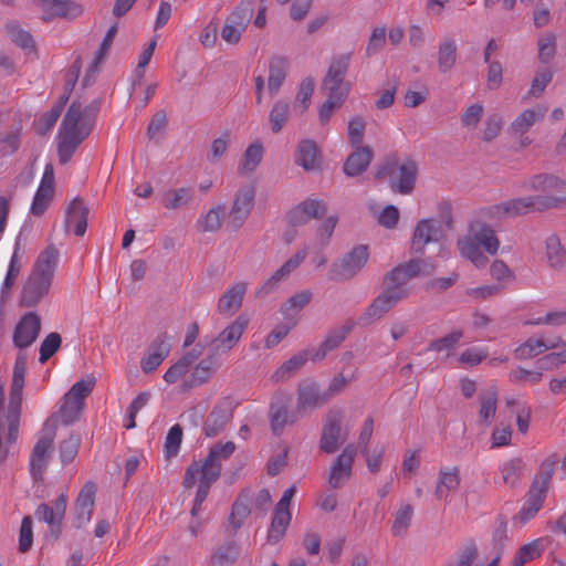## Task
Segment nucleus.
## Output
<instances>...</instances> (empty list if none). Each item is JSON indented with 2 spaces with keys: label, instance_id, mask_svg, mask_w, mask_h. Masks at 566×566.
Instances as JSON below:
<instances>
[{
  "label": "nucleus",
  "instance_id": "obj_1",
  "mask_svg": "<svg viewBox=\"0 0 566 566\" xmlns=\"http://www.w3.org/2000/svg\"><path fill=\"white\" fill-rule=\"evenodd\" d=\"M94 119L81 104L73 102L60 127L57 135V155L61 164H66L77 146L91 134Z\"/></svg>",
  "mask_w": 566,
  "mask_h": 566
},
{
  "label": "nucleus",
  "instance_id": "obj_2",
  "mask_svg": "<svg viewBox=\"0 0 566 566\" xmlns=\"http://www.w3.org/2000/svg\"><path fill=\"white\" fill-rule=\"evenodd\" d=\"M59 259L60 253L54 245H48L39 254L21 293L22 305L35 306L49 292Z\"/></svg>",
  "mask_w": 566,
  "mask_h": 566
},
{
  "label": "nucleus",
  "instance_id": "obj_3",
  "mask_svg": "<svg viewBox=\"0 0 566 566\" xmlns=\"http://www.w3.org/2000/svg\"><path fill=\"white\" fill-rule=\"evenodd\" d=\"M457 248L462 258L469 260L478 269H483L486 266L489 259L481 248L489 254L494 255L500 249V240L490 226L471 223L468 233L458 239Z\"/></svg>",
  "mask_w": 566,
  "mask_h": 566
},
{
  "label": "nucleus",
  "instance_id": "obj_4",
  "mask_svg": "<svg viewBox=\"0 0 566 566\" xmlns=\"http://www.w3.org/2000/svg\"><path fill=\"white\" fill-rule=\"evenodd\" d=\"M235 451V444L232 441L214 444L203 461L192 462L186 470L184 486L192 488L197 483V475L209 481L216 482L221 473V461L229 459Z\"/></svg>",
  "mask_w": 566,
  "mask_h": 566
},
{
  "label": "nucleus",
  "instance_id": "obj_5",
  "mask_svg": "<svg viewBox=\"0 0 566 566\" xmlns=\"http://www.w3.org/2000/svg\"><path fill=\"white\" fill-rule=\"evenodd\" d=\"M551 476V471L542 472L533 481L525 494L522 507L512 518L513 525L523 527L538 514L546 499Z\"/></svg>",
  "mask_w": 566,
  "mask_h": 566
},
{
  "label": "nucleus",
  "instance_id": "obj_6",
  "mask_svg": "<svg viewBox=\"0 0 566 566\" xmlns=\"http://www.w3.org/2000/svg\"><path fill=\"white\" fill-rule=\"evenodd\" d=\"M94 385L93 378L81 379L65 392L59 411L51 416L56 417V423L61 421L70 424L77 420L84 408L85 398L92 392Z\"/></svg>",
  "mask_w": 566,
  "mask_h": 566
},
{
  "label": "nucleus",
  "instance_id": "obj_7",
  "mask_svg": "<svg viewBox=\"0 0 566 566\" xmlns=\"http://www.w3.org/2000/svg\"><path fill=\"white\" fill-rule=\"evenodd\" d=\"M350 54H342L331 62L323 81V91L326 98L344 103L350 91V83L344 77L349 65Z\"/></svg>",
  "mask_w": 566,
  "mask_h": 566
},
{
  "label": "nucleus",
  "instance_id": "obj_8",
  "mask_svg": "<svg viewBox=\"0 0 566 566\" xmlns=\"http://www.w3.org/2000/svg\"><path fill=\"white\" fill-rule=\"evenodd\" d=\"M564 201L565 198H557L552 196H530L524 198H515L495 206V212L499 216L517 217L532 210L543 211L551 208H557L562 206Z\"/></svg>",
  "mask_w": 566,
  "mask_h": 566
},
{
  "label": "nucleus",
  "instance_id": "obj_9",
  "mask_svg": "<svg viewBox=\"0 0 566 566\" xmlns=\"http://www.w3.org/2000/svg\"><path fill=\"white\" fill-rule=\"evenodd\" d=\"M434 268V264H428L422 260H410L391 270L385 280L386 289L390 292H400L402 300L409 294V280L418 275L430 274Z\"/></svg>",
  "mask_w": 566,
  "mask_h": 566
},
{
  "label": "nucleus",
  "instance_id": "obj_10",
  "mask_svg": "<svg viewBox=\"0 0 566 566\" xmlns=\"http://www.w3.org/2000/svg\"><path fill=\"white\" fill-rule=\"evenodd\" d=\"M55 430L56 417H49L30 455V471L35 480L42 479L46 469L50 450L55 438Z\"/></svg>",
  "mask_w": 566,
  "mask_h": 566
},
{
  "label": "nucleus",
  "instance_id": "obj_11",
  "mask_svg": "<svg viewBox=\"0 0 566 566\" xmlns=\"http://www.w3.org/2000/svg\"><path fill=\"white\" fill-rule=\"evenodd\" d=\"M253 15L252 3L241 2L234 10L226 18L224 24L221 29V39L229 45H235L240 42L242 34L247 30Z\"/></svg>",
  "mask_w": 566,
  "mask_h": 566
},
{
  "label": "nucleus",
  "instance_id": "obj_12",
  "mask_svg": "<svg viewBox=\"0 0 566 566\" xmlns=\"http://www.w3.org/2000/svg\"><path fill=\"white\" fill-rule=\"evenodd\" d=\"M369 259L368 247L360 244L353 248L342 259L334 262L331 271V280H347L355 276L367 263Z\"/></svg>",
  "mask_w": 566,
  "mask_h": 566
},
{
  "label": "nucleus",
  "instance_id": "obj_13",
  "mask_svg": "<svg viewBox=\"0 0 566 566\" xmlns=\"http://www.w3.org/2000/svg\"><path fill=\"white\" fill-rule=\"evenodd\" d=\"M296 492V486L287 488L277 502L271 526L268 533V543L274 545L285 535L286 528L291 522L290 504Z\"/></svg>",
  "mask_w": 566,
  "mask_h": 566
},
{
  "label": "nucleus",
  "instance_id": "obj_14",
  "mask_svg": "<svg viewBox=\"0 0 566 566\" xmlns=\"http://www.w3.org/2000/svg\"><path fill=\"white\" fill-rule=\"evenodd\" d=\"M33 4L42 12L45 21L57 18L75 19L83 14L84 8L74 0H32Z\"/></svg>",
  "mask_w": 566,
  "mask_h": 566
},
{
  "label": "nucleus",
  "instance_id": "obj_15",
  "mask_svg": "<svg viewBox=\"0 0 566 566\" xmlns=\"http://www.w3.org/2000/svg\"><path fill=\"white\" fill-rule=\"evenodd\" d=\"M254 196L255 191L252 186L240 189L234 196L228 218V226L232 230L241 228L250 216L254 206Z\"/></svg>",
  "mask_w": 566,
  "mask_h": 566
},
{
  "label": "nucleus",
  "instance_id": "obj_16",
  "mask_svg": "<svg viewBox=\"0 0 566 566\" xmlns=\"http://www.w3.org/2000/svg\"><path fill=\"white\" fill-rule=\"evenodd\" d=\"M418 167L417 164L408 159L389 171L382 168L377 172V177L389 174L391 177L392 188L399 193H410L415 187Z\"/></svg>",
  "mask_w": 566,
  "mask_h": 566
},
{
  "label": "nucleus",
  "instance_id": "obj_17",
  "mask_svg": "<svg viewBox=\"0 0 566 566\" xmlns=\"http://www.w3.org/2000/svg\"><path fill=\"white\" fill-rule=\"evenodd\" d=\"M346 432L342 431V415L339 411L328 413L323 427L319 449L325 453H334L340 443L345 442Z\"/></svg>",
  "mask_w": 566,
  "mask_h": 566
},
{
  "label": "nucleus",
  "instance_id": "obj_18",
  "mask_svg": "<svg viewBox=\"0 0 566 566\" xmlns=\"http://www.w3.org/2000/svg\"><path fill=\"white\" fill-rule=\"evenodd\" d=\"M446 237L441 222L434 219H421L413 231L411 249L416 253H423L424 247L430 242H439Z\"/></svg>",
  "mask_w": 566,
  "mask_h": 566
},
{
  "label": "nucleus",
  "instance_id": "obj_19",
  "mask_svg": "<svg viewBox=\"0 0 566 566\" xmlns=\"http://www.w3.org/2000/svg\"><path fill=\"white\" fill-rule=\"evenodd\" d=\"M41 331L40 316L34 312L23 315L14 327L12 340L18 348L30 347L38 338Z\"/></svg>",
  "mask_w": 566,
  "mask_h": 566
},
{
  "label": "nucleus",
  "instance_id": "obj_20",
  "mask_svg": "<svg viewBox=\"0 0 566 566\" xmlns=\"http://www.w3.org/2000/svg\"><path fill=\"white\" fill-rule=\"evenodd\" d=\"M354 446H347L332 464L327 482L332 489H339L350 479L355 459Z\"/></svg>",
  "mask_w": 566,
  "mask_h": 566
},
{
  "label": "nucleus",
  "instance_id": "obj_21",
  "mask_svg": "<svg viewBox=\"0 0 566 566\" xmlns=\"http://www.w3.org/2000/svg\"><path fill=\"white\" fill-rule=\"evenodd\" d=\"M96 486L93 482H86L81 489L74 507V526L81 528L90 523L95 505Z\"/></svg>",
  "mask_w": 566,
  "mask_h": 566
},
{
  "label": "nucleus",
  "instance_id": "obj_22",
  "mask_svg": "<svg viewBox=\"0 0 566 566\" xmlns=\"http://www.w3.org/2000/svg\"><path fill=\"white\" fill-rule=\"evenodd\" d=\"M54 196V171L52 165L48 164L35 191L31 213L34 216H42L49 208Z\"/></svg>",
  "mask_w": 566,
  "mask_h": 566
},
{
  "label": "nucleus",
  "instance_id": "obj_23",
  "mask_svg": "<svg viewBox=\"0 0 566 566\" xmlns=\"http://www.w3.org/2000/svg\"><path fill=\"white\" fill-rule=\"evenodd\" d=\"M249 319L244 315L238 316L212 342V352L223 353L232 349L240 340Z\"/></svg>",
  "mask_w": 566,
  "mask_h": 566
},
{
  "label": "nucleus",
  "instance_id": "obj_24",
  "mask_svg": "<svg viewBox=\"0 0 566 566\" xmlns=\"http://www.w3.org/2000/svg\"><path fill=\"white\" fill-rule=\"evenodd\" d=\"M307 255L306 250L296 252L290 258L279 270H276L269 279H266L259 287V295H268L274 292L279 285L285 281L290 274L296 270Z\"/></svg>",
  "mask_w": 566,
  "mask_h": 566
},
{
  "label": "nucleus",
  "instance_id": "obj_25",
  "mask_svg": "<svg viewBox=\"0 0 566 566\" xmlns=\"http://www.w3.org/2000/svg\"><path fill=\"white\" fill-rule=\"evenodd\" d=\"M562 344L559 336L531 337L515 348L514 355L520 360L534 358L547 350L558 348Z\"/></svg>",
  "mask_w": 566,
  "mask_h": 566
},
{
  "label": "nucleus",
  "instance_id": "obj_26",
  "mask_svg": "<svg viewBox=\"0 0 566 566\" xmlns=\"http://www.w3.org/2000/svg\"><path fill=\"white\" fill-rule=\"evenodd\" d=\"M66 504L67 495L62 493L56 497L53 506L45 503L40 504L35 510V517L46 523L52 530L56 528L60 531L65 516Z\"/></svg>",
  "mask_w": 566,
  "mask_h": 566
},
{
  "label": "nucleus",
  "instance_id": "obj_27",
  "mask_svg": "<svg viewBox=\"0 0 566 566\" xmlns=\"http://www.w3.org/2000/svg\"><path fill=\"white\" fill-rule=\"evenodd\" d=\"M525 187L528 190L546 192V196L565 198L566 202V181L554 175H537L532 177Z\"/></svg>",
  "mask_w": 566,
  "mask_h": 566
},
{
  "label": "nucleus",
  "instance_id": "obj_28",
  "mask_svg": "<svg viewBox=\"0 0 566 566\" xmlns=\"http://www.w3.org/2000/svg\"><path fill=\"white\" fill-rule=\"evenodd\" d=\"M87 216L88 208L84 201L80 198L73 199L66 209L64 221L65 230H73L77 237L84 235L87 228Z\"/></svg>",
  "mask_w": 566,
  "mask_h": 566
},
{
  "label": "nucleus",
  "instance_id": "obj_29",
  "mask_svg": "<svg viewBox=\"0 0 566 566\" xmlns=\"http://www.w3.org/2000/svg\"><path fill=\"white\" fill-rule=\"evenodd\" d=\"M291 396L284 392H277L270 408V423L274 434H281L287 423L293 419L289 413V403Z\"/></svg>",
  "mask_w": 566,
  "mask_h": 566
},
{
  "label": "nucleus",
  "instance_id": "obj_30",
  "mask_svg": "<svg viewBox=\"0 0 566 566\" xmlns=\"http://www.w3.org/2000/svg\"><path fill=\"white\" fill-rule=\"evenodd\" d=\"M461 476L459 467H442L438 473L434 491L437 499L447 501L452 493L459 490Z\"/></svg>",
  "mask_w": 566,
  "mask_h": 566
},
{
  "label": "nucleus",
  "instance_id": "obj_31",
  "mask_svg": "<svg viewBox=\"0 0 566 566\" xmlns=\"http://www.w3.org/2000/svg\"><path fill=\"white\" fill-rule=\"evenodd\" d=\"M233 409L228 400L220 401L210 412L203 431L207 437H214L220 433L232 418Z\"/></svg>",
  "mask_w": 566,
  "mask_h": 566
},
{
  "label": "nucleus",
  "instance_id": "obj_32",
  "mask_svg": "<svg viewBox=\"0 0 566 566\" xmlns=\"http://www.w3.org/2000/svg\"><path fill=\"white\" fill-rule=\"evenodd\" d=\"M326 212L323 201L316 199H307L289 212V221L292 226H301L312 219L319 218Z\"/></svg>",
  "mask_w": 566,
  "mask_h": 566
},
{
  "label": "nucleus",
  "instance_id": "obj_33",
  "mask_svg": "<svg viewBox=\"0 0 566 566\" xmlns=\"http://www.w3.org/2000/svg\"><path fill=\"white\" fill-rule=\"evenodd\" d=\"M328 400V395L321 394L314 382H304L298 387L297 405L298 412L313 410Z\"/></svg>",
  "mask_w": 566,
  "mask_h": 566
},
{
  "label": "nucleus",
  "instance_id": "obj_34",
  "mask_svg": "<svg viewBox=\"0 0 566 566\" xmlns=\"http://www.w3.org/2000/svg\"><path fill=\"white\" fill-rule=\"evenodd\" d=\"M247 291L243 282L235 283L220 296L218 301V312L230 316L234 314L242 305V300Z\"/></svg>",
  "mask_w": 566,
  "mask_h": 566
},
{
  "label": "nucleus",
  "instance_id": "obj_35",
  "mask_svg": "<svg viewBox=\"0 0 566 566\" xmlns=\"http://www.w3.org/2000/svg\"><path fill=\"white\" fill-rule=\"evenodd\" d=\"M170 344L166 339L156 340L147 350L140 360V368L145 374H149L169 355Z\"/></svg>",
  "mask_w": 566,
  "mask_h": 566
},
{
  "label": "nucleus",
  "instance_id": "obj_36",
  "mask_svg": "<svg viewBox=\"0 0 566 566\" xmlns=\"http://www.w3.org/2000/svg\"><path fill=\"white\" fill-rule=\"evenodd\" d=\"M373 159V151L367 146H356L344 164V172L347 176L355 177L363 174Z\"/></svg>",
  "mask_w": 566,
  "mask_h": 566
},
{
  "label": "nucleus",
  "instance_id": "obj_37",
  "mask_svg": "<svg viewBox=\"0 0 566 566\" xmlns=\"http://www.w3.org/2000/svg\"><path fill=\"white\" fill-rule=\"evenodd\" d=\"M289 70V61L282 56H274L270 61L266 88L271 96L279 93Z\"/></svg>",
  "mask_w": 566,
  "mask_h": 566
},
{
  "label": "nucleus",
  "instance_id": "obj_38",
  "mask_svg": "<svg viewBox=\"0 0 566 566\" xmlns=\"http://www.w3.org/2000/svg\"><path fill=\"white\" fill-rule=\"evenodd\" d=\"M352 328L353 325H346L329 332L319 347L313 350L311 359L318 361L325 358L329 352L336 349L345 340Z\"/></svg>",
  "mask_w": 566,
  "mask_h": 566
},
{
  "label": "nucleus",
  "instance_id": "obj_39",
  "mask_svg": "<svg viewBox=\"0 0 566 566\" xmlns=\"http://www.w3.org/2000/svg\"><path fill=\"white\" fill-rule=\"evenodd\" d=\"M200 354L201 350H197L196 348L186 353L166 370L163 376L164 380L169 385L180 380L189 373L193 361L199 357Z\"/></svg>",
  "mask_w": 566,
  "mask_h": 566
},
{
  "label": "nucleus",
  "instance_id": "obj_40",
  "mask_svg": "<svg viewBox=\"0 0 566 566\" xmlns=\"http://www.w3.org/2000/svg\"><path fill=\"white\" fill-rule=\"evenodd\" d=\"M401 295L400 292H390L386 289L385 292L376 297L367 307L365 312L366 317L369 319L380 318L401 300Z\"/></svg>",
  "mask_w": 566,
  "mask_h": 566
},
{
  "label": "nucleus",
  "instance_id": "obj_41",
  "mask_svg": "<svg viewBox=\"0 0 566 566\" xmlns=\"http://www.w3.org/2000/svg\"><path fill=\"white\" fill-rule=\"evenodd\" d=\"M216 354L212 352V354H209L195 366L188 386H200L211 378L219 366Z\"/></svg>",
  "mask_w": 566,
  "mask_h": 566
},
{
  "label": "nucleus",
  "instance_id": "obj_42",
  "mask_svg": "<svg viewBox=\"0 0 566 566\" xmlns=\"http://www.w3.org/2000/svg\"><path fill=\"white\" fill-rule=\"evenodd\" d=\"M312 293L310 291H302L287 298L280 308L283 317L296 324L298 313L310 303Z\"/></svg>",
  "mask_w": 566,
  "mask_h": 566
},
{
  "label": "nucleus",
  "instance_id": "obj_43",
  "mask_svg": "<svg viewBox=\"0 0 566 566\" xmlns=\"http://www.w3.org/2000/svg\"><path fill=\"white\" fill-rule=\"evenodd\" d=\"M193 200L191 188L169 189L161 196V203L168 210H176L190 205Z\"/></svg>",
  "mask_w": 566,
  "mask_h": 566
},
{
  "label": "nucleus",
  "instance_id": "obj_44",
  "mask_svg": "<svg viewBox=\"0 0 566 566\" xmlns=\"http://www.w3.org/2000/svg\"><path fill=\"white\" fill-rule=\"evenodd\" d=\"M263 153V145L260 142H254L248 146L239 164L238 171L241 175L253 172L261 164Z\"/></svg>",
  "mask_w": 566,
  "mask_h": 566
},
{
  "label": "nucleus",
  "instance_id": "obj_45",
  "mask_svg": "<svg viewBox=\"0 0 566 566\" xmlns=\"http://www.w3.org/2000/svg\"><path fill=\"white\" fill-rule=\"evenodd\" d=\"M251 497L248 492H242L232 505V511L229 516L231 527L239 530L251 512Z\"/></svg>",
  "mask_w": 566,
  "mask_h": 566
},
{
  "label": "nucleus",
  "instance_id": "obj_46",
  "mask_svg": "<svg viewBox=\"0 0 566 566\" xmlns=\"http://www.w3.org/2000/svg\"><path fill=\"white\" fill-rule=\"evenodd\" d=\"M546 113V107L543 105H537L533 108H528L523 111L512 123V129L515 133L524 134L526 133L533 124L543 118Z\"/></svg>",
  "mask_w": 566,
  "mask_h": 566
},
{
  "label": "nucleus",
  "instance_id": "obj_47",
  "mask_svg": "<svg viewBox=\"0 0 566 566\" xmlns=\"http://www.w3.org/2000/svg\"><path fill=\"white\" fill-rule=\"evenodd\" d=\"M224 207L217 206L201 214L197 220V228L201 232H216L221 228Z\"/></svg>",
  "mask_w": 566,
  "mask_h": 566
},
{
  "label": "nucleus",
  "instance_id": "obj_48",
  "mask_svg": "<svg viewBox=\"0 0 566 566\" xmlns=\"http://www.w3.org/2000/svg\"><path fill=\"white\" fill-rule=\"evenodd\" d=\"M545 254L552 268H562L566 262V251L557 235L552 234L545 241Z\"/></svg>",
  "mask_w": 566,
  "mask_h": 566
},
{
  "label": "nucleus",
  "instance_id": "obj_49",
  "mask_svg": "<svg viewBox=\"0 0 566 566\" xmlns=\"http://www.w3.org/2000/svg\"><path fill=\"white\" fill-rule=\"evenodd\" d=\"M297 164L306 170H314L318 165V150L311 140H303L297 148Z\"/></svg>",
  "mask_w": 566,
  "mask_h": 566
},
{
  "label": "nucleus",
  "instance_id": "obj_50",
  "mask_svg": "<svg viewBox=\"0 0 566 566\" xmlns=\"http://www.w3.org/2000/svg\"><path fill=\"white\" fill-rule=\"evenodd\" d=\"M480 400V418L490 422L496 412L497 391L495 387H491L479 396Z\"/></svg>",
  "mask_w": 566,
  "mask_h": 566
},
{
  "label": "nucleus",
  "instance_id": "obj_51",
  "mask_svg": "<svg viewBox=\"0 0 566 566\" xmlns=\"http://www.w3.org/2000/svg\"><path fill=\"white\" fill-rule=\"evenodd\" d=\"M66 101L67 96H61V98L51 107V109L39 118L36 123V130L39 134H45L55 125Z\"/></svg>",
  "mask_w": 566,
  "mask_h": 566
},
{
  "label": "nucleus",
  "instance_id": "obj_52",
  "mask_svg": "<svg viewBox=\"0 0 566 566\" xmlns=\"http://www.w3.org/2000/svg\"><path fill=\"white\" fill-rule=\"evenodd\" d=\"M457 59V44L452 39L444 40L439 45L438 51V65L439 70L443 73L450 71Z\"/></svg>",
  "mask_w": 566,
  "mask_h": 566
},
{
  "label": "nucleus",
  "instance_id": "obj_53",
  "mask_svg": "<svg viewBox=\"0 0 566 566\" xmlns=\"http://www.w3.org/2000/svg\"><path fill=\"white\" fill-rule=\"evenodd\" d=\"M509 381L513 385H537L543 378L542 369L532 370L523 367L512 369L509 375Z\"/></svg>",
  "mask_w": 566,
  "mask_h": 566
},
{
  "label": "nucleus",
  "instance_id": "obj_54",
  "mask_svg": "<svg viewBox=\"0 0 566 566\" xmlns=\"http://www.w3.org/2000/svg\"><path fill=\"white\" fill-rule=\"evenodd\" d=\"M313 350H304L301 352L286 361H284L281 367L275 371L274 378L276 380H281L285 377H287L291 373L302 368L305 363L311 359Z\"/></svg>",
  "mask_w": 566,
  "mask_h": 566
},
{
  "label": "nucleus",
  "instance_id": "obj_55",
  "mask_svg": "<svg viewBox=\"0 0 566 566\" xmlns=\"http://www.w3.org/2000/svg\"><path fill=\"white\" fill-rule=\"evenodd\" d=\"M24 373L25 366L22 358H18L14 364L11 389H10V401L22 402V394L24 386Z\"/></svg>",
  "mask_w": 566,
  "mask_h": 566
},
{
  "label": "nucleus",
  "instance_id": "obj_56",
  "mask_svg": "<svg viewBox=\"0 0 566 566\" xmlns=\"http://www.w3.org/2000/svg\"><path fill=\"white\" fill-rule=\"evenodd\" d=\"M522 461L517 459H512L505 461L500 467V479L501 482L511 488L515 486L521 478L522 472Z\"/></svg>",
  "mask_w": 566,
  "mask_h": 566
},
{
  "label": "nucleus",
  "instance_id": "obj_57",
  "mask_svg": "<svg viewBox=\"0 0 566 566\" xmlns=\"http://www.w3.org/2000/svg\"><path fill=\"white\" fill-rule=\"evenodd\" d=\"M413 507L410 504L403 503L399 506V509L395 513L391 526L394 535L400 536L407 532L411 523Z\"/></svg>",
  "mask_w": 566,
  "mask_h": 566
},
{
  "label": "nucleus",
  "instance_id": "obj_58",
  "mask_svg": "<svg viewBox=\"0 0 566 566\" xmlns=\"http://www.w3.org/2000/svg\"><path fill=\"white\" fill-rule=\"evenodd\" d=\"M240 551L237 544L228 543L218 548L211 556L212 566H230L239 557Z\"/></svg>",
  "mask_w": 566,
  "mask_h": 566
},
{
  "label": "nucleus",
  "instance_id": "obj_59",
  "mask_svg": "<svg viewBox=\"0 0 566 566\" xmlns=\"http://www.w3.org/2000/svg\"><path fill=\"white\" fill-rule=\"evenodd\" d=\"M537 51L538 61L543 64H549L556 54V36L553 33L539 36Z\"/></svg>",
  "mask_w": 566,
  "mask_h": 566
},
{
  "label": "nucleus",
  "instance_id": "obj_60",
  "mask_svg": "<svg viewBox=\"0 0 566 566\" xmlns=\"http://www.w3.org/2000/svg\"><path fill=\"white\" fill-rule=\"evenodd\" d=\"M290 105L285 101H277L270 112V125L273 133H279L289 119Z\"/></svg>",
  "mask_w": 566,
  "mask_h": 566
},
{
  "label": "nucleus",
  "instance_id": "obj_61",
  "mask_svg": "<svg viewBox=\"0 0 566 566\" xmlns=\"http://www.w3.org/2000/svg\"><path fill=\"white\" fill-rule=\"evenodd\" d=\"M541 539H535L531 543L524 544L516 552L512 562V566H523L525 563L541 556Z\"/></svg>",
  "mask_w": 566,
  "mask_h": 566
},
{
  "label": "nucleus",
  "instance_id": "obj_62",
  "mask_svg": "<svg viewBox=\"0 0 566 566\" xmlns=\"http://www.w3.org/2000/svg\"><path fill=\"white\" fill-rule=\"evenodd\" d=\"M149 392H140L128 406L126 416L124 418V427L129 430L136 427V416L149 401Z\"/></svg>",
  "mask_w": 566,
  "mask_h": 566
},
{
  "label": "nucleus",
  "instance_id": "obj_63",
  "mask_svg": "<svg viewBox=\"0 0 566 566\" xmlns=\"http://www.w3.org/2000/svg\"><path fill=\"white\" fill-rule=\"evenodd\" d=\"M10 40L23 50L34 51L35 44L32 35L17 24L7 25Z\"/></svg>",
  "mask_w": 566,
  "mask_h": 566
},
{
  "label": "nucleus",
  "instance_id": "obj_64",
  "mask_svg": "<svg viewBox=\"0 0 566 566\" xmlns=\"http://www.w3.org/2000/svg\"><path fill=\"white\" fill-rule=\"evenodd\" d=\"M558 352H552L537 360L539 369L549 370L558 368L566 364V343L562 339V344L557 348Z\"/></svg>",
  "mask_w": 566,
  "mask_h": 566
}]
</instances>
